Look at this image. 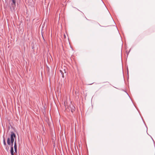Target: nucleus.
<instances>
[{
  "label": "nucleus",
  "mask_w": 155,
  "mask_h": 155,
  "mask_svg": "<svg viewBox=\"0 0 155 155\" xmlns=\"http://www.w3.org/2000/svg\"><path fill=\"white\" fill-rule=\"evenodd\" d=\"M10 133V142L12 143V146H13L14 139L15 138L16 135L13 131L11 132Z\"/></svg>",
  "instance_id": "obj_1"
},
{
  "label": "nucleus",
  "mask_w": 155,
  "mask_h": 155,
  "mask_svg": "<svg viewBox=\"0 0 155 155\" xmlns=\"http://www.w3.org/2000/svg\"><path fill=\"white\" fill-rule=\"evenodd\" d=\"M71 105H70V108L71 111L72 112V113H73V112L75 110V107L73 105L72 102H71Z\"/></svg>",
  "instance_id": "obj_2"
},
{
  "label": "nucleus",
  "mask_w": 155,
  "mask_h": 155,
  "mask_svg": "<svg viewBox=\"0 0 155 155\" xmlns=\"http://www.w3.org/2000/svg\"><path fill=\"white\" fill-rule=\"evenodd\" d=\"M133 103L134 104L133 102ZM133 104L134 105V106L135 107V108H136V109L138 110V111L139 112L140 114V111L139 110V109H138V108H137V107H136V106H135L134 104ZM140 115L141 118H142V120L143 121V122L144 123V124L146 127L147 128V126L146 125V124H145V122H144V120H143V118L142 117V116H141V115Z\"/></svg>",
  "instance_id": "obj_3"
},
{
  "label": "nucleus",
  "mask_w": 155,
  "mask_h": 155,
  "mask_svg": "<svg viewBox=\"0 0 155 155\" xmlns=\"http://www.w3.org/2000/svg\"><path fill=\"white\" fill-rule=\"evenodd\" d=\"M16 0H12V3L11 4L13 9H15L16 6Z\"/></svg>",
  "instance_id": "obj_4"
},
{
  "label": "nucleus",
  "mask_w": 155,
  "mask_h": 155,
  "mask_svg": "<svg viewBox=\"0 0 155 155\" xmlns=\"http://www.w3.org/2000/svg\"><path fill=\"white\" fill-rule=\"evenodd\" d=\"M7 143L8 145H11V146H12V143L10 142V138L9 137L7 139Z\"/></svg>",
  "instance_id": "obj_5"
},
{
  "label": "nucleus",
  "mask_w": 155,
  "mask_h": 155,
  "mask_svg": "<svg viewBox=\"0 0 155 155\" xmlns=\"http://www.w3.org/2000/svg\"><path fill=\"white\" fill-rule=\"evenodd\" d=\"M10 152L11 155H13V154H14V149L13 146H11Z\"/></svg>",
  "instance_id": "obj_6"
},
{
  "label": "nucleus",
  "mask_w": 155,
  "mask_h": 155,
  "mask_svg": "<svg viewBox=\"0 0 155 155\" xmlns=\"http://www.w3.org/2000/svg\"><path fill=\"white\" fill-rule=\"evenodd\" d=\"M3 144L5 146L6 145V144L5 142V138L4 137V136H3Z\"/></svg>",
  "instance_id": "obj_7"
},
{
  "label": "nucleus",
  "mask_w": 155,
  "mask_h": 155,
  "mask_svg": "<svg viewBox=\"0 0 155 155\" xmlns=\"http://www.w3.org/2000/svg\"><path fill=\"white\" fill-rule=\"evenodd\" d=\"M67 102H64V106H65V110H67V108H68V106H67Z\"/></svg>",
  "instance_id": "obj_8"
},
{
  "label": "nucleus",
  "mask_w": 155,
  "mask_h": 155,
  "mask_svg": "<svg viewBox=\"0 0 155 155\" xmlns=\"http://www.w3.org/2000/svg\"><path fill=\"white\" fill-rule=\"evenodd\" d=\"M14 148H17V146L16 145V143L15 141L14 143Z\"/></svg>",
  "instance_id": "obj_9"
},
{
  "label": "nucleus",
  "mask_w": 155,
  "mask_h": 155,
  "mask_svg": "<svg viewBox=\"0 0 155 155\" xmlns=\"http://www.w3.org/2000/svg\"><path fill=\"white\" fill-rule=\"evenodd\" d=\"M68 42H69V39H68ZM69 44L70 45V48L72 49V50H73V48H72V47H71V46L70 44V43L69 42Z\"/></svg>",
  "instance_id": "obj_10"
},
{
  "label": "nucleus",
  "mask_w": 155,
  "mask_h": 155,
  "mask_svg": "<svg viewBox=\"0 0 155 155\" xmlns=\"http://www.w3.org/2000/svg\"><path fill=\"white\" fill-rule=\"evenodd\" d=\"M131 48H130V49L129 51L128 52H127V56H128V54H129V53H130V51H131Z\"/></svg>",
  "instance_id": "obj_11"
},
{
  "label": "nucleus",
  "mask_w": 155,
  "mask_h": 155,
  "mask_svg": "<svg viewBox=\"0 0 155 155\" xmlns=\"http://www.w3.org/2000/svg\"><path fill=\"white\" fill-rule=\"evenodd\" d=\"M14 150H15V153H17V148H14Z\"/></svg>",
  "instance_id": "obj_12"
},
{
  "label": "nucleus",
  "mask_w": 155,
  "mask_h": 155,
  "mask_svg": "<svg viewBox=\"0 0 155 155\" xmlns=\"http://www.w3.org/2000/svg\"><path fill=\"white\" fill-rule=\"evenodd\" d=\"M61 74H62V77L63 78H64V74L63 73H63H61Z\"/></svg>",
  "instance_id": "obj_13"
},
{
  "label": "nucleus",
  "mask_w": 155,
  "mask_h": 155,
  "mask_svg": "<svg viewBox=\"0 0 155 155\" xmlns=\"http://www.w3.org/2000/svg\"><path fill=\"white\" fill-rule=\"evenodd\" d=\"M123 91H124V92H125L127 94V95L129 96H129L128 94V93L127 92L125 91H124V90H123Z\"/></svg>",
  "instance_id": "obj_14"
},
{
  "label": "nucleus",
  "mask_w": 155,
  "mask_h": 155,
  "mask_svg": "<svg viewBox=\"0 0 155 155\" xmlns=\"http://www.w3.org/2000/svg\"><path fill=\"white\" fill-rule=\"evenodd\" d=\"M127 74L128 75V69H127Z\"/></svg>",
  "instance_id": "obj_15"
},
{
  "label": "nucleus",
  "mask_w": 155,
  "mask_h": 155,
  "mask_svg": "<svg viewBox=\"0 0 155 155\" xmlns=\"http://www.w3.org/2000/svg\"><path fill=\"white\" fill-rule=\"evenodd\" d=\"M68 152H70V149H69V147H68Z\"/></svg>",
  "instance_id": "obj_16"
},
{
  "label": "nucleus",
  "mask_w": 155,
  "mask_h": 155,
  "mask_svg": "<svg viewBox=\"0 0 155 155\" xmlns=\"http://www.w3.org/2000/svg\"><path fill=\"white\" fill-rule=\"evenodd\" d=\"M85 18H86V19L87 20H89L88 19H87L86 17H85Z\"/></svg>",
  "instance_id": "obj_17"
},
{
  "label": "nucleus",
  "mask_w": 155,
  "mask_h": 155,
  "mask_svg": "<svg viewBox=\"0 0 155 155\" xmlns=\"http://www.w3.org/2000/svg\"><path fill=\"white\" fill-rule=\"evenodd\" d=\"M66 143H67V146H68V143H67V141H66Z\"/></svg>",
  "instance_id": "obj_18"
},
{
  "label": "nucleus",
  "mask_w": 155,
  "mask_h": 155,
  "mask_svg": "<svg viewBox=\"0 0 155 155\" xmlns=\"http://www.w3.org/2000/svg\"><path fill=\"white\" fill-rule=\"evenodd\" d=\"M93 83H92V84H89L88 85H91V84H93Z\"/></svg>",
  "instance_id": "obj_19"
},
{
  "label": "nucleus",
  "mask_w": 155,
  "mask_h": 155,
  "mask_svg": "<svg viewBox=\"0 0 155 155\" xmlns=\"http://www.w3.org/2000/svg\"><path fill=\"white\" fill-rule=\"evenodd\" d=\"M6 149L7 151H8V149L7 148H6Z\"/></svg>",
  "instance_id": "obj_20"
},
{
  "label": "nucleus",
  "mask_w": 155,
  "mask_h": 155,
  "mask_svg": "<svg viewBox=\"0 0 155 155\" xmlns=\"http://www.w3.org/2000/svg\"><path fill=\"white\" fill-rule=\"evenodd\" d=\"M64 38H65V35H64Z\"/></svg>",
  "instance_id": "obj_21"
},
{
  "label": "nucleus",
  "mask_w": 155,
  "mask_h": 155,
  "mask_svg": "<svg viewBox=\"0 0 155 155\" xmlns=\"http://www.w3.org/2000/svg\"><path fill=\"white\" fill-rule=\"evenodd\" d=\"M69 107H70L68 106V110L69 109V110H70V109H69Z\"/></svg>",
  "instance_id": "obj_22"
},
{
  "label": "nucleus",
  "mask_w": 155,
  "mask_h": 155,
  "mask_svg": "<svg viewBox=\"0 0 155 155\" xmlns=\"http://www.w3.org/2000/svg\"><path fill=\"white\" fill-rule=\"evenodd\" d=\"M66 34H67V35H68V34H67V33H66Z\"/></svg>",
  "instance_id": "obj_23"
},
{
  "label": "nucleus",
  "mask_w": 155,
  "mask_h": 155,
  "mask_svg": "<svg viewBox=\"0 0 155 155\" xmlns=\"http://www.w3.org/2000/svg\"><path fill=\"white\" fill-rule=\"evenodd\" d=\"M64 71L65 73H66V72H65V70H64Z\"/></svg>",
  "instance_id": "obj_24"
},
{
  "label": "nucleus",
  "mask_w": 155,
  "mask_h": 155,
  "mask_svg": "<svg viewBox=\"0 0 155 155\" xmlns=\"http://www.w3.org/2000/svg\"><path fill=\"white\" fill-rule=\"evenodd\" d=\"M107 82V83H109L108 82Z\"/></svg>",
  "instance_id": "obj_25"
},
{
  "label": "nucleus",
  "mask_w": 155,
  "mask_h": 155,
  "mask_svg": "<svg viewBox=\"0 0 155 155\" xmlns=\"http://www.w3.org/2000/svg\"><path fill=\"white\" fill-rule=\"evenodd\" d=\"M76 9H77V10H78V11H79V10L78 9H77V8H76Z\"/></svg>",
  "instance_id": "obj_26"
},
{
  "label": "nucleus",
  "mask_w": 155,
  "mask_h": 155,
  "mask_svg": "<svg viewBox=\"0 0 155 155\" xmlns=\"http://www.w3.org/2000/svg\"><path fill=\"white\" fill-rule=\"evenodd\" d=\"M129 97L130 98V100H131V98H130V97L129 96Z\"/></svg>",
  "instance_id": "obj_27"
},
{
  "label": "nucleus",
  "mask_w": 155,
  "mask_h": 155,
  "mask_svg": "<svg viewBox=\"0 0 155 155\" xmlns=\"http://www.w3.org/2000/svg\"><path fill=\"white\" fill-rule=\"evenodd\" d=\"M99 24V25L100 26H101V25H100V24Z\"/></svg>",
  "instance_id": "obj_28"
},
{
  "label": "nucleus",
  "mask_w": 155,
  "mask_h": 155,
  "mask_svg": "<svg viewBox=\"0 0 155 155\" xmlns=\"http://www.w3.org/2000/svg\"><path fill=\"white\" fill-rule=\"evenodd\" d=\"M147 134H148V135H149V134H148V133H147Z\"/></svg>",
  "instance_id": "obj_29"
},
{
  "label": "nucleus",
  "mask_w": 155,
  "mask_h": 155,
  "mask_svg": "<svg viewBox=\"0 0 155 155\" xmlns=\"http://www.w3.org/2000/svg\"><path fill=\"white\" fill-rule=\"evenodd\" d=\"M68 63L69 62V60H68Z\"/></svg>",
  "instance_id": "obj_30"
},
{
  "label": "nucleus",
  "mask_w": 155,
  "mask_h": 155,
  "mask_svg": "<svg viewBox=\"0 0 155 155\" xmlns=\"http://www.w3.org/2000/svg\"><path fill=\"white\" fill-rule=\"evenodd\" d=\"M14 155V154H13V155L12 154V155Z\"/></svg>",
  "instance_id": "obj_31"
},
{
  "label": "nucleus",
  "mask_w": 155,
  "mask_h": 155,
  "mask_svg": "<svg viewBox=\"0 0 155 155\" xmlns=\"http://www.w3.org/2000/svg\"><path fill=\"white\" fill-rule=\"evenodd\" d=\"M68 0V1H69V0Z\"/></svg>",
  "instance_id": "obj_32"
}]
</instances>
